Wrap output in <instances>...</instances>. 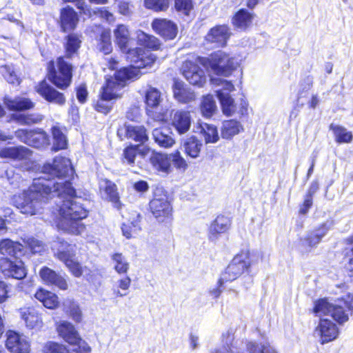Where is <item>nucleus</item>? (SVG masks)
Listing matches in <instances>:
<instances>
[{
	"label": "nucleus",
	"mask_w": 353,
	"mask_h": 353,
	"mask_svg": "<svg viewBox=\"0 0 353 353\" xmlns=\"http://www.w3.org/2000/svg\"><path fill=\"white\" fill-rule=\"evenodd\" d=\"M330 129L334 132L335 141L339 143H349L352 141L353 135L350 131H347L346 128L340 126L334 125L331 124Z\"/></svg>",
	"instance_id": "40"
},
{
	"label": "nucleus",
	"mask_w": 353,
	"mask_h": 353,
	"mask_svg": "<svg viewBox=\"0 0 353 353\" xmlns=\"http://www.w3.org/2000/svg\"><path fill=\"white\" fill-rule=\"evenodd\" d=\"M145 6L154 11H164L169 6V0H144Z\"/></svg>",
	"instance_id": "50"
},
{
	"label": "nucleus",
	"mask_w": 353,
	"mask_h": 353,
	"mask_svg": "<svg viewBox=\"0 0 353 353\" xmlns=\"http://www.w3.org/2000/svg\"><path fill=\"white\" fill-rule=\"evenodd\" d=\"M332 226L333 221L327 220L319 225L317 228L314 229V231L316 234L320 235L319 237L322 239V238L325 236L327 232L332 228Z\"/></svg>",
	"instance_id": "58"
},
{
	"label": "nucleus",
	"mask_w": 353,
	"mask_h": 353,
	"mask_svg": "<svg viewBox=\"0 0 353 353\" xmlns=\"http://www.w3.org/2000/svg\"><path fill=\"white\" fill-rule=\"evenodd\" d=\"M206 82V77L205 75L204 71L200 68L196 74L192 78H190L189 83L198 85L199 87H202L205 83Z\"/></svg>",
	"instance_id": "52"
},
{
	"label": "nucleus",
	"mask_w": 353,
	"mask_h": 353,
	"mask_svg": "<svg viewBox=\"0 0 353 353\" xmlns=\"http://www.w3.org/2000/svg\"><path fill=\"white\" fill-rule=\"evenodd\" d=\"M0 271L7 277L18 280L26 276V271L22 262H13L6 257L0 259Z\"/></svg>",
	"instance_id": "15"
},
{
	"label": "nucleus",
	"mask_w": 353,
	"mask_h": 353,
	"mask_svg": "<svg viewBox=\"0 0 353 353\" xmlns=\"http://www.w3.org/2000/svg\"><path fill=\"white\" fill-rule=\"evenodd\" d=\"M259 259V256L256 253L248 249L242 250L233 258L219 279V285H223L225 282L235 280L245 271H248L250 266L256 264Z\"/></svg>",
	"instance_id": "3"
},
{
	"label": "nucleus",
	"mask_w": 353,
	"mask_h": 353,
	"mask_svg": "<svg viewBox=\"0 0 353 353\" xmlns=\"http://www.w3.org/2000/svg\"><path fill=\"white\" fill-rule=\"evenodd\" d=\"M19 312L28 328L39 330L42 327L41 317L35 309L32 307L21 308Z\"/></svg>",
	"instance_id": "23"
},
{
	"label": "nucleus",
	"mask_w": 353,
	"mask_h": 353,
	"mask_svg": "<svg viewBox=\"0 0 353 353\" xmlns=\"http://www.w3.org/2000/svg\"><path fill=\"white\" fill-rule=\"evenodd\" d=\"M54 255L68 268L72 274L77 277L82 274L80 264L74 259V246L68 242L59 239L52 244Z\"/></svg>",
	"instance_id": "5"
},
{
	"label": "nucleus",
	"mask_w": 353,
	"mask_h": 353,
	"mask_svg": "<svg viewBox=\"0 0 353 353\" xmlns=\"http://www.w3.org/2000/svg\"><path fill=\"white\" fill-rule=\"evenodd\" d=\"M149 206L151 213L159 222H165L172 219V207L168 196L161 190H156Z\"/></svg>",
	"instance_id": "8"
},
{
	"label": "nucleus",
	"mask_w": 353,
	"mask_h": 353,
	"mask_svg": "<svg viewBox=\"0 0 353 353\" xmlns=\"http://www.w3.org/2000/svg\"><path fill=\"white\" fill-rule=\"evenodd\" d=\"M159 40L152 35H150L145 47L152 50H158L160 47Z\"/></svg>",
	"instance_id": "63"
},
{
	"label": "nucleus",
	"mask_w": 353,
	"mask_h": 353,
	"mask_svg": "<svg viewBox=\"0 0 353 353\" xmlns=\"http://www.w3.org/2000/svg\"><path fill=\"white\" fill-rule=\"evenodd\" d=\"M137 154L136 147L130 146L126 148L123 151V158L129 165L134 163V159Z\"/></svg>",
	"instance_id": "56"
},
{
	"label": "nucleus",
	"mask_w": 353,
	"mask_h": 353,
	"mask_svg": "<svg viewBox=\"0 0 353 353\" xmlns=\"http://www.w3.org/2000/svg\"><path fill=\"white\" fill-rule=\"evenodd\" d=\"M217 97L219 98L222 110L224 114L231 116L236 111L237 103H234L228 92H223L221 90H216Z\"/></svg>",
	"instance_id": "34"
},
{
	"label": "nucleus",
	"mask_w": 353,
	"mask_h": 353,
	"mask_svg": "<svg viewBox=\"0 0 353 353\" xmlns=\"http://www.w3.org/2000/svg\"><path fill=\"white\" fill-rule=\"evenodd\" d=\"M59 335L68 343L73 345L76 353H88V348L82 346V341L74 327L67 321H62L57 327ZM84 343V342H83Z\"/></svg>",
	"instance_id": "12"
},
{
	"label": "nucleus",
	"mask_w": 353,
	"mask_h": 353,
	"mask_svg": "<svg viewBox=\"0 0 353 353\" xmlns=\"http://www.w3.org/2000/svg\"><path fill=\"white\" fill-rule=\"evenodd\" d=\"M37 92L48 102L63 105L65 98L63 93L59 92L45 80L41 81L36 87Z\"/></svg>",
	"instance_id": "16"
},
{
	"label": "nucleus",
	"mask_w": 353,
	"mask_h": 353,
	"mask_svg": "<svg viewBox=\"0 0 353 353\" xmlns=\"http://www.w3.org/2000/svg\"><path fill=\"white\" fill-rule=\"evenodd\" d=\"M15 137L21 142L39 149H44L50 145L48 134L41 128L32 130L19 129L15 131Z\"/></svg>",
	"instance_id": "9"
},
{
	"label": "nucleus",
	"mask_w": 353,
	"mask_h": 353,
	"mask_svg": "<svg viewBox=\"0 0 353 353\" xmlns=\"http://www.w3.org/2000/svg\"><path fill=\"white\" fill-rule=\"evenodd\" d=\"M152 29L165 39L171 40L176 37L177 27L172 21L165 19H156L152 23Z\"/></svg>",
	"instance_id": "18"
},
{
	"label": "nucleus",
	"mask_w": 353,
	"mask_h": 353,
	"mask_svg": "<svg viewBox=\"0 0 353 353\" xmlns=\"http://www.w3.org/2000/svg\"><path fill=\"white\" fill-rule=\"evenodd\" d=\"M230 36L227 26H216L210 30L205 39L208 42L215 43L217 46H224Z\"/></svg>",
	"instance_id": "22"
},
{
	"label": "nucleus",
	"mask_w": 353,
	"mask_h": 353,
	"mask_svg": "<svg viewBox=\"0 0 353 353\" xmlns=\"http://www.w3.org/2000/svg\"><path fill=\"white\" fill-rule=\"evenodd\" d=\"M81 40L79 37L74 34H70L67 37V41L65 44L66 57L68 58L72 57L75 54L80 47Z\"/></svg>",
	"instance_id": "46"
},
{
	"label": "nucleus",
	"mask_w": 353,
	"mask_h": 353,
	"mask_svg": "<svg viewBox=\"0 0 353 353\" xmlns=\"http://www.w3.org/2000/svg\"><path fill=\"white\" fill-rule=\"evenodd\" d=\"M172 123L179 134L185 133L189 130L191 125L190 112L182 110L176 112L173 116Z\"/></svg>",
	"instance_id": "26"
},
{
	"label": "nucleus",
	"mask_w": 353,
	"mask_h": 353,
	"mask_svg": "<svg viewBox=\"0 0 353 353\" xmlns=\"http://www.w3.org/2000/svg\"><path fill=\"white\" fill-rule=\"evenodd\" d=\"M99 50L105 54H108L112 52V46L110 41V36L108 32H103L101 34Z\"/></svg>",
	"instance_id": "51"
},
{
	"label": "nucleus",
	"mask_w": 353,
	"mask_h": 353,
	"mask_svg": "<svg viewBox=\"0 0 353 353\" xmlns=\"http://www.w3.org/2000/svg\"><path fill=\"white\" fill-rule=\"evenodd\" d=\"M170 163L172 162L174 165L181 170H185L187 167V163L184 159L180 155L179 152H176L174 154L170 155Z\"/></svg>",
	"instance_id": "55"
},
{
	"label": "nucleus",
	"mask_w": 353,
	"mask_h": 353,
	"mask_svg": "<svg viewBox=\"0 0 353 353\" xmlns=\"http://www.w3.org/2000/svg\"><path fill=\"white\" fill-rule=\"evenodd\" d=\"M114 282L112 285V292L117 297H123L128 294L132 280L130 277L126 274Z\"/></svg>",
	"instance_id": "37"
},
{
	"label": "nucleus",
	"mask_w": 353,
	"mask_h": 353,
	"mask_svg": "<svg viewBox=\"0 0 353 353\" xmlns=\"http://www.w3.org/2000/svg\"><path fill=\"white\" fill-rule=\"evenodd\" d=\"M99 188L101 194L110 201L114 208L118 210L122 208L123 204L119 199L117 185L108 179H100L99 180Z\"/></svg>",
	"instance_id": "13"
},
{
	"label": "nucleus",
	"mask_w": 353,
	"mask_h": 353,
	"mask_svg": "<svg viewBox=\"0 0 353 353\" xmlns=\"http://www.w3.org/2000/svg\"><path fill=\"white\" fill-rule=\"evenodd\" d=\"M150 162L153 168L159 172L168 174L171 171L170 155L152 152L150 157Z\"/></svg>",
	"instance_id": "28"
},
{
	"label": "nucleus",
	"mask_w": 353,
	"mask_h": 353,
	"mask_svg": "<svg viewBox=\"0 0 353 353\" xmlns=\"http://www.w3.org/2000/svg\"><path fill=\"white\" fill-rule=\"evenodd\" d=\"M319 236L320 235L316 234V232L312 230L305 238L304 242L306 245L311 248L315 247L321 241V239L319 237Z\"/></svg>",
	"instance_id": "59"
},
{
	"label": "nucleus",
	"mask_w": 353,
	"mask_h": 353,
	"mask_svg": "<svg viewBox=\"0 0 353 353\" xmlns=\"http://www.w3.org/2000/svg\"><path fill=\"white\" fill-rule=\"evenodd\" d=\"M35 298L41 302L44 307L48 309H55L59 305L58 296L48 290L40 289L34 295Z\"/></svg>",
	"instance_id": "30"
},
{
	"label": "nucleus",
	"mask_w": 353,
	"mask_h": 353,
	"mask_svg": "<svg viewBox=\"0 0 353 353\" xmlns=\"http://www.w3.org/2000/svg\"><path fill=\"white\" fill-rule=\"evenodd\" d=\"M117 134L121 138L124 136L141 143H144L148 139L145 128L140 125H125L118 130Z\"/></svg>",
	"instance_id": "20"
},
{
	"label": "nucleus",
	"mask_w": 353,
	"mask_h": 353,
	"mask_svg": "<svg viewBox=\"0 0 353 353\" xmlns=\"http://www.w3.org/2000/svg\"><path fill=\"white\" fill-rule=\"evenodd\" d=\"M175 8L178 11L188 15L192 8V0H175Z\"/></svg>",
	"instance_id": "53"
},
{
	"label": "nucleus",
	"mask_w": 353,
	"mask_h": 353,
	"mask_svg": "<svg viewBox=\"0 0 353 353\" xmlns=\"http://www.w3.org/2000/svg\"><path fill=\"white\" fill-rule=\"evenodd\" d=\"M163 101L161 92L157 88L149 87L145 93L146 112L150 119L156 122H165L168 119L166 112L160 108Z\"/></svg>",
	"instance_id": "6"
},
{
	"label": "nucleus",
	"mask_w": 353,
	"mask_h": 353,
	"mask_svg": "<svg viewBox=\"0 0 353 353\" xmlns=\"http://www.w3.org/2000/svg\"><path fill=\"white\" fill-rule=\"evenodd\" d=\"M315 334L320 336L321 344L335 340L339 335V329L330 320L321 319L315 329Z\"/></svg>",
	"instance_id": "17"
},
{
	"label": "nucleus",
	"mask_w": 353,
	"mask_h": 353,
	"mask_svg": "<svg viewBox=\"0 0 353 353\" xmlns=\"http://www.w3.org/2000/svg\"><path fill=\"white\" fill-rule=\"evenodd\" d=\"M87 89L86 85L83 84L80 85L77 90V97L81 103H84L86 101Z\"/></svg>",
	"instance_id": "62"
},
{
	"label": "nucleus",
	"mask_w": 353,
	"mask_h": 353,
	"mask_svg": "<svg viewBox=\"0 0 353 353\" xmlns=\"http://www.w3.org/2000/svg\"><path fill=\"white\" fill-rule=\"evenodd\" d=\"M0 74L9 83H19V78L12 67L10 65H3L0 66Z\"/></svg>",
	"instance_id": "48"
},
{
	"label": "nucleus",
	"mask_w": 353,
	"mask_h": 353,
	"mask_svg": "<svg viewBox=\"0 0 353 353\" xmlns=\"http://www.w3.org/2000/svg\"><path fill=\"white\" fill-rule=\"evenodd\" d=\"M52 134V146L51 150L57 152L67 148L68 140L65 132V129L54 125L50 130Z\"/></svg>",
	"instance_id": "24"
},
{
	"label": "nucleus",
	"mask_w": 353,
	"mask_h": 353,
	"mask_svg": "<svg viewBox=\"0 0 353 353\" xmlns=\"http://www.w3.org/2000/svg\"><path fill=\"white\" fill-rule=\"evenodd\" d=\"M118 80L112 77L106 79V84L102 88L101 99L95 105L97 111L107 114L111 109L110 101L121 97V90L123 88L117 89L114 85H117Z\"/></svg>",
	"instance_id": "10"
},
{
	"label": "nucleus",
	"mask_w": 353,
	"mask_h": 353,
	"mask_svg": "<svg viewBox=\"0 0 353 353\" xmlns=\"http://www.w3.org/2000/svg\"><path fill=\"white\" fill-rule=\"evenodd\" d=\"M169 134V130L167 128H155L152 132L154 141L163 148H170L174 143V139Z\"/></svg>",
	"instance_id": "35"
},
{
	"label": "nucleus",
	"mask_w": 353,
	"mask_h": 353,
	"mask_svg": "<svg viewBox=\"0 0 353 353\" xmlns=\"http://www.w3.org/2000/svg\"><path fill=\"white\" fill-rule=\"evenodd\" d=\"M200 68L194 61L187 60L183 63L181 70L184 77L190 81V78H192Z\"/></svg>",
	"instance_id": "49"
},
{
	"label": "nucleus",
	"mask_w": 353,
	"mask_h": 353,
	"mask_svg": "<svg viewBox=\"0 0 353 353\" xmlns=\"http://www.w3.org/2000/svg\"><path fill=\"white\" fill-rule=\"evenodd\" d=\"M174 98L181 103H189L195 99L194 93L189 88L184 87L181 82H175L173 85Z\"/></svg>",
	"instance_id": "31"
},
{
	"label": "nucleus",
	"mask_w": 353,
	"mask_h": 353,
	"mask_svg": "<svg viewBox=\"0 0 353 353\" xmlns=\"http://www.w3.org/2000/svg\"><path fill=\"white\" fill-rule=\"evenodd\" d=\"M78 16L73 8L68 6L61 11L60 23L62 30L65 32L76 28Z\"/></svg>",
	"instance_id": "25"
},
{
	"label": "nucleus",
	"mask_w": 353,
	"mask_h": 353,
	"mask_svg": "<svg viewBox=\"0 0 353 353\" xmlns=\"http://www.w3.org/2000/svg\"><path fill=\"white\" fill-rule=\"evenodd\" d=\"M208 61L212 72L224 77L230 76L239 65L236 59L223 51H217L212 54Z\"/></svg>",
	"instance_id": "7"
},
{
	"label": "nucleus",
	"mask_w": 353,
	"mask_h": 353,
	"mask_svg": "<svg viewBox=\"0 0 353 353\" xmlns=\"http://www.w3.org/2000/svg\"><path fill=\"white\" fill-rule=\"evenodd\" d=\"M39 275L46 285H54L61 290L68 289V285L66 280L48 267L42 268L39 271Z\"/></svg>",
	"instance_id": "19"
},
{
	"label": "nucleus",
	"mask_w": 353,
	"mask_h": 353,
	"mask_svg": "<svg viewBox=\"0 0 353 353\" xmlns=\"http://www.w3.org/2000/svg\"><path fill=\"white\" fill-rule=\"evenodd\" d=\"M114 34L117 44L123 52H125L130 41V34L128 28L122 24L119 25Z\"/></svg>",
	"instance_id": "36"
},
{
	"label": "nucleus",
	"mask_w": 353,
	"mask_h": 353,
	"mask_svg": "<svg viewBox=\"0 0 353 353\" xmlns=\"http://www.w3.org/2000/svg\"><path fill=\"white\" fill-rule=\"evenodd\" d=\"M4 104L8 110L12 111H23L34 108V103L29 99L17 97L11 99L8 97L4 98Z\"/></svg>",
	"instance_id": "27"
},
{
	"label": "nucleus",
	"mask_w": 353,
	"mask_h": 353,
	"mask_svg": "<svg viewBox=\"0 0 353 353\" xmlns=\"http://www.w3.org/2000/svg\"><path fill=\"white\" fill-rule=\"evenodd\" d=\"M343 307L353 312V294H347L339 300V303L334 305L329 303L326 299H321L316 302L314 312L319 316L330 314L336 322L343 324L349 319V314Z\"/></svg>",
	"instance_id": "4"
},
{
	"label": "nucleus",
	"mask_w": 353,
	"mask_h": 353,
	"mask_svg": "<svg viewBox=\"0 0 353 353\" xmlns=\"http://www.w3.org/2000/svg\"><path fill=\"white\" fill-rule=\"evenodd\" d=\"M253 19L252 13L245 9H241L233 18V24L238 28L245 30L251 25Z\"/></svg>",
	"instance_id": "39"
},
{
	"label": "nucleus",
	"mask_w": 353,
	"mask_h": 353,
	"mask_svg": "<svg viewBox=\"0 0 353 353\" xmlns=\"http://www.w3.org/2000/svg\"><path fill=\"white\" fill-rule=\"evenodd\" d=\"M12 120L21 125H32L38 123L43 120V117L39 114H12Z\"/></svg>",
	"instance_id": "44"
},
{
	"label": "nucleus",
	"mask_w": 353,
	"mask_h": 353,
	"mask_svg": "<svg viewBox=\"0 0 353 353\" xmlns=\"http://www.w3.org/2000/svg\"><path fill=\"white\" fill-rule=\"evenodd\" d=\"M118 9H119V13L123 15L128 16V15H130V13L132 12L130 8V6H129V3H128L126 1H119L118 3Z\"/></svg>",
	"instance_id": "64"
},
{
	"label": "nucleus",
	"mask_w": 353,
	"mask_h": 353,
	"mask_svg": "<svg viewBox=\"0 0 353 353\" xmlns=\"http://www.w3.org/2000/svg\"><path fill=\"white\" fill-rule=\"evenodd\" d=\"M8 285L3 281H0V303H4L9 297Z\"/></svg>",
	"instance_id": "61"
},
{
	"label": "nucleus",
	"mask_w": 353,
	"mask_h": 353,
	"mask_svg": "<svg viewBox=\"0 0 353 353\" xmlns=\"http://www.w3.org/2000/svg\"><path fill=\"white\" fill-rule=\"evenodd\" d=\"M124 53H126V58L131 65L129 68H123L114 73L113 77L119 81L117 85H114L117 89L123 88L127 80L138 77L139 70L151 65L157 58L150 50L142 48H128Z\"/></svg>",
	"instance_id": "2"
},
{
	"label": "nucleus",
	"mask_w": 353,
	"mask_h": 353,
	"mask_svg": "<svg viewBox=\"0 0 353 353\" xmlns=\"http://www.w3.org/2000/svg\"><path fill=\"white\" fill-rule=\"evenodd\" d=\"M27 244L33 253H39L44 249L43 243L35 238H29Z\"/></svg>",
	"instance_id": "57"
},
{
	"label": "nucleus",
	"mask_w": 353,
	"mask_h": 353,
	"mask_svg": "<svg viewBox=\"0 0 353 353\" xmlns=\"http://www.w3.org/2000/svg\"><path fill=\"white\" fill-rule=\"evenodd\" d=\"M141 216L137 212L132 214V220L129 221L128 223H124L122 225L121 230L123 236L127 239H130L133 234L140 230L139 222Z\"/></svg>",
	"instance_id": "38"
},
{
	"label": "nucleus",
	"mask_w": 353,
	"mask_h": 353,
	"mask_svg": "<svg viewBox=\"0 0 353 353\" xmlns=\"http://www.w3.org/2000/svg\"><path fill=\"white\" fill-rule=\"evenodd\" d=\"M31 154L32 152L23 146L6 148L0 151L1 157L17 160L28 159L31 156Z\"/></svg>",
	"instance_id": "29"
},
{
	"label": "nucleus",
	"mask_w": 353,
	"mask_h": 353,
	"mask_svg": "<svg viewBox=\"0 0 353 353\" xmlns=\"http://www.w3.org/2000/svg\"><path fill=\"white\" fill-rule=\"evenodd\" d=\"M247 349L250 353H276L268 343L259 345L255 342H249Z\"/></svg>",
	"instance_id": "47"
},
{
	"label": "nucleus",
	"mask_w": 353,
	"mask_h": 353,
	"mask_svg": "<svg viewBox=\"0 0 353 353\" xmlns=\"http://www.w3.org/2000/svg\"><path fill=\"white\" fill-rule=\"evenodd\" d=\"M211 82L214 85L222 86V89L221 90L223 92H225L224 91L230 92L234 90V85L230 81L224 80L221 78H212L211 79Z\"/></svg>",
	"instance_id": "54"
},
{
	"label": "nucleus",
	"mask_w": 353,
	"mask_h": 353,
	"mask_svg": "<svg viewBox=\"0 0 353 353\" xmlns=\"http://www.w3.org/2000/svg\"><path fill=\"white\" fill-rule=\"evenodd\" d=\"M200 108L203 116L206 118L212 117L217 110L213 96L208 94L203 97L200 105Z\"/></svg>",
	"instance_id": "41"
},
{
	"label": "nucleus",
	"mask_w": 353,
	"mask_h": 353,
	"mask_svg": "<svg viewBox=\"0 0 353 353\" xmlns=\"http://www.w3.org/2000/svg\"><path fill=\"white\" fill-rule=\"evenodd\" d=\"M243 130L239 121L234 119L225 121L221 127V136L223 139H230Z\"/></svg>",
	"instance_id": "33"
},
{
	"label": "nucleus",
	"mask_w": 353,
	"mask_h": 353,
	"mask_svg": "<svg viewBox=\"0 0 353 353\" xmlns=\"http://www.w3.org/2000/svg\"><path fill=\"white\" fill-rule=\"evenodd\" d=\"M111 265L119 275L126 274L130 269V263L122 253L115 252L110 255Z\"/></svg>",
	"instance_id": "32"
},
{
	"label": "nucleus",
	"mask_w": 353,
	"mask_h": 353,
	"mask_svg": "<svg viewBox=\"0 0 353 353\" xmlns=\"http://www.w3.org/2000/svg\"><path fill=\"white\" fill-rule=\"evenodd\" d=\"M58 71L51 72L49 74V80L60 89H65L69 86L72 79V65L66 62L63 57L57 59Z\"/></svg>",
	"instance_id": "11"
},
{
	"label": "nucleus",
	"mask_w": 353,
	"mask_h": 353,
	"mask_svg": "<svg viewBox=\"0 0 353 353\" xmlns=\"http://www.w3.org/2000/svg\"><path fill=\"white\" fill-rule=\"evenodd\" d=\"M231 221L227 216L219 215L211 223L208 237L211 241H216L220 234L226 232L230 227Z\"/></svg>",
	"instance_id": "21"
},
{
	"label": "nucleus",
	"mask_w": 353,
	"mask_h": 353,
	"mask_svg": "<svg viewBox=\"0 0 353 353\" xmlns=\"http://www.w3.org/2000/svg\"><path fill=\"white\" fill-rule=\"evenodd\" d=\"M201 146V142L195 138H190L184 143L185 153L192 158L199 157Z\"/></svg>",
	"instance_id": "45"
},
{
	"label": "nucleus",
	"mask_w": 353,
	"mask_h": 353,
	"mask_svg": "<svg viewBox=\"0 0 353 353\" xmlns=\"http://www.w3.org/2000/svg\"><path fill=\"white\" fill-rule=\"evenodd\" d=\"M200 132L206 143H216L219 141L218 131L214 125L204 123L200 125Z\"/></svg>",
	"instance_id": "42"
},
{
	"label": "nucleus",
	"mask_w": 353,
	"mask_h": 353,
	"mask_svg": "<svg viewBox=\"0 0 353 353\" xmlns=\"http://www.w3.org/2000/svg\"><path fill=\"white\" fill-rule=\"evenodd\" d=\"M6 345L12 353L30 352V345L26 337L12 330L7 332Z\"/></svg>",
	"instance_id": "14"
},
{
	"label": "nucleus",
	"mask_w": 353,
	"mask_h": 353,
	"mask_svg": "<svg viewBox=\"0 0 353 353\" xmlns=\"http://www.w3.org/2000/svg\"><path fill=\"white\" fill-rule=\"evenodd\" d=\"M42 172L44 176L34 179L27 190L13 196L12 203L21 213L34 215L40 213L48 200L57 194L62 199L59 210V229L71 234H81L83 228L80 221L87 216V211L80 202L81 198L76 196L71 183L64 179L74 172L70 160L56 157L52 164L43 165Z\"/></svg>",
	"instance_id": "1"
},
{
	"label": "nucleus",
	"mask_w": 353,
	"mask_h": 353,
	"mask_svg": "<svg viewBox=\"0 0 353 353\" xmlns=\"http://www.w3.org/2000/svg\"><path fill=\"white\" fill-rule=\"evenodd\" d=\"M21 250V245L6 239L0 241V253L3 255L15 256Z\"/></svg>",
	"instance_id": "43"
},
{
	"label": "nucleus",
	"mask_w": 353,
	"mask_h": 353,
	"mask_svg": "<svg viewBox=\"0 0 353 353\" xmlns=\"http://www.w3.org/2000/svg\"><path fill=\"white\" fill-rule=\"evenodd\" d=\"M48 353H68V350L63 345L50 342L47 344Z\"/></svg>",
	"instance_id": "60"
}]
</instances>
